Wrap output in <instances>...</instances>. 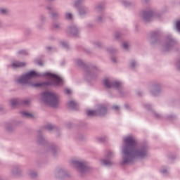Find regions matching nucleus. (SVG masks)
<instances>
[{"label": "nucleus", "instance_id": "nucleus-1", "mask_svg": "<svg viewBox=\"0 0 180 180\" xmlns=\"http://www.w3.org/2000/svg\"><path fill=\"white\" fill-rule=\"evenodd\" d=\"M126 143V147L124 148L123 154H124V163L130 162L131 157L136 155V157L143 158L146 155V152L144 151H138L136 140L132 136H128L124 140Z\"/></svg>", "mask_w": 180, "mask_h": 180}, {"label": "nucleus", "instance_id": "nucleus-2", "mask_svg": "<svg viewBox=\"0 0 180 180\" xmlns=\"http://www.w3.org/2000/svg\"><path fill=\"white\" fill-rule=\"evenodd\" d=\"M42 99L44 102L49 106L56 108L58 105V96L54 93L45 92L42 94Z\"/></svg>", "mask_w": 180, "mask_h": 180}, {"label": "nucleus", "instance_id": "nucleus-3", "mask_svg": "<svg viewBox=\"0 0 180 180\" xmlns=\"http://www.w3.org/2000/svg\"><path fill=\"white\" fill-rule=\"evenodd\" d=\"M45 77H49L51 79V83H38L33 84V86H41L42 85H61L63 84V79L57 75L46 72L44 74Z\"/></svg>", "mask_w": 180, "mask_h": 180}, {"label": "nucleus", "instance_id": "nucleus-4", "mask_svg": "<svg viewBox=\"0 0 180 180\" xmlns=\"http://www.w3.org/2000/svg\"><path fill=\"white\" fill-rule=\"evenodd\" d=\"M40 75L34 71L29 72L28 73L22 76L18 80L19 84H27L29 79L34 78V77H39Z\"/></svg>", "mask_w": 180, "mask_h": 180}, {"label": "nucleus", "instance_id": "nucleus-5", "mask_svg": "<svg viewBox=\"0 0 180 180\" xmlns=\"http://www.w3.org/2000/svg\"><path fill=\"white\" fill-rule=\"evenodd\" d=\"M26 64L25 63L15 62L12 64L13 68H18L19 67H25Z\"/></svg>", "mask_w": 180, "mask_h": 180}, {"label": "nucleus", "instance_id": "nucleus-6", "mask_svg": "<svg viewBox=\"0 0 180 180\" xmlns=\"http://www.w3.org/2000/svg\"><path fill=\"white\" fill-rule=\"evenodd\" d=\"M103 84H104L105 86H106L107 88H110L112 86V84L110 82H109V79H105L103 80Z\"/></svg>", "mask_w": 180, "mask_h": 180}, {"label": "nucleus", "instance_id": "nucleus-7", "mask_svg": "<svg viewBox=\"0 0 180 180\" xmlns=\"http://www.w3.org/2000/svg\"><path fill=\"white\" fill-rule=\"evenodd\" d=\"M86 115L87 116H96V112L94 110H87Z\"/></svg>", "mask_w": 180, "mask_h": 180}, {"label": "nucleus", "instance_id": "nucleus-8", "mask_svg": "<svg viewBox=\"0 0 180 180\" xmlns=\"http://www.w3.org/2000/svg\"><path fill=\"white\" fill-rule=\"evenodd\" d=\"M75 165H77L78 168H84V164L79 162H74Z\"/></svg>", "mask_w": 180, "mask_h": 180}, {"label": "nucleus", "instance_id": "nucleus-9", "mask_svg": "<svg viewBox=\"0 0 180 180\" xmlns=\"http://www.w3.org/2000/svg\"><path fill=\"white\" fill-rule=\"evenodd\" d=\"M75 106H77V103L74 101H70L69 103V108L74 109V108H75Z\"/></svg>", "mask_w": 180, "mask_h": 180}, {"label": "nucleus", "instance_id": "nucleus-10", "mask_svg": "<svg viewBox=\"0 0 180 180\" xmlns=\"http://www.w3.org/2000/svg\"><path fill=\"white\" fill-rule=\"evenodd\" d=\"M22 115H24L25 117H30V118H32L33 117V115L30 114V113H27V112H22Z\"/></svg>", "mask_w": 180, "mask_h": 180}, {"label": "nucleus", "instance_id": "nucleus-11", "mask_svg": "<svg viewBox=\"0 0 180 180\" xmlns=\"http://www.w3.org/2000/svg\"><path fill=\"white\" fill-rule=\"evenodd\" d=\"M103 163L104 164V165H110L112 164L109 160H103Z\"/></svg>", "mask_w": 180, "mask_h": 180}, {"label": "nucleus", "instance_id": "nucleus-12", "mask_svg": "<svg viewBox=\"0 0 180 180\" xmlns=\"http://www.w3.org/2000/svg\"><path fill=\"white\" fill-rule=\"evenodd\" d=\"M66 19H72V15L71 13H67Z\"/></svg>", "mask_w": 180, "mask_h": 180}, {"label": "nucleus", "instance_id": "nucleus-13", "mask_svg": "<svg viewBox=\"0 0 180 180\" xmlns=\"http://www.w3.org/2000/svg\"><path fill=\"white\" fill-rule=\"evenodd\" d=\"M6 12H8V11L5 8H1L0 9V13H6Z\"/></svg>", "mask_w": 180, "mask_h": 180}, {"label": "nucleus", "instance_id": "nucleus-14", "mask_svg": "<svg viewBox=\"0 0 180 180\" xmlns=\"http://www.w3.org/2000/svg\"><path fill=\"white\" fill-rule=\"evenodd\" d=\"M151 17V14L146 13L145 15H143L144 19H148V18Z\"/></svg>", "mask_w": 180, "mask_h": 180}, {"label": "nucleus", "instance_id": "nucleus-15", "mask_svg": "<svg viewBox=\"0 0 180 180\" xmlns=\"http://www.w3.org/2000/svg\"><path fill=\"white\" fill-rule=\"evenodd\" d=\"M176 29L180 32V21L176 22Z\"/></svg>", "mask_w": 180, "mask_h": 180}, {"label": "nucleus", "instance_id": "nucleus-16", "mask_svg": "<svg viewBox=\"0 0 180 180\" xmlns=\"http://www.w3.org/2000/svg\"><path fill=\"white\" fill-rule=\"evenodd\" d=\"M65 94H66L67 95H70V94H71V90L66 89L65 90Z\"/></svg>", "mask_w": 180, "mask_h": 180}, {"label": "nucleus", "instance_id": "nucleus-17", "mask_svg": "<svg viewBox=\"0 0 180 180\" xmlns=\"http://www.w3.org/2000/svg\"><path fill=\"white\" fill-rule=\"evenodd\" d=\"M11 105H12V106H15V105H16V100H12Z\"/></svg>", "mask_w": 180, "mask_h": 180}, {"label": "nucleus", "instance_id": "nucleus-18", "mask_svg": "<svg viewBox=\"0 0 180 180\" xmlns=\"http://www.w3.org/2000/svg\"><path fill=\"white\" fill-rule=\"evenodd\" d=\"M123 47H124V49H127V47H129V44H124Z\"/></svg>", "mask_w": 180, "mask_h": 180}, {"label": "nucleus", "instance_id": "nucleus-19", "mask_svg": "<svg viewBox=\"0 0 180 180\" xmlns=\"http://www.w3.org/2000/svg\"><path fill=\"white\" fill-rule=\"evenodd\" d=\"M119 85H120V82H115L114 84V86H119Z\"/></svg>", "mask_w": 180, "mask_h": 180}, {"label": "nucleus", "instance_id": "nucleus-20", "mask_svg": "<svg viewBox=\"0 0 180 180\" xmlns=\"http://www.w3.org/2000/svg\"><path fill=\"white\" fill-rule=\"evenodd\" d=\"M113 109H115V110H117V109H119V107L117 105H115L113 107Z\"/></svg>", "mask_w": 180, "mask_h": 180}, {"label": "nucleus", "instance_id": "nucleus-21", "mask_svg": "<svg viewBox=\"0 0 180 180\" xmlns=\"http://www.w3.org/2000/svg\"><path fill=\"white\" fill-rule=\"evenodd\" d=\"M48 129H49V130H51V127H48Z\"/></svg>", "mask_w": 180, "mask_h": 180}]
</instances>
